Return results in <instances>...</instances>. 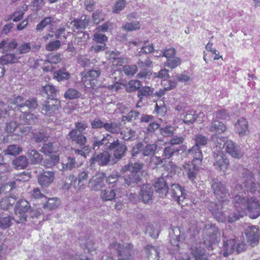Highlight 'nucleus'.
I'll return each mask as SVG.
<instances>
[{"mask_svg": "<svg viewBox=\"0 0 260 260\" xmlns=\"http://www.w3.org/2000/svg\"><path fill=\"white\" fill-rule=\"evenodd\" d=\"M12 164L15 168L22 169L27 166L28 161L26 157L20 156L14 159Z\"/></svg>", "mask_w": 260, "mask_h": 260, "instance_id": "44", "label": "nucleus"}, {"mask_svg": "<svg viewBox=\"0 0 260 260\" xmlns=\"http://www.w3.org/2000/svg\"><path fill=\"white\" fill-rule=\"evenodd\" d=\"M101 74V71L98 68L93 69L84 75H82V82L86 88H91L95 86L94 80Z\"/></svg>", "mask_w": 260, "mask_h": 260, "instance_id": "11", "label": "nucleus"}, {"mask_svg": "<svg viewBox=\"0 0 260 260\" xmlns=\"http://www.w3.org/2000/svg\"><path fill=\"white\" fill-rule=\"evenodd\" d=\"M179 151L180 149L179 147L169 145L164 149L162 157L168 162L174 155H178Z\"/></svg>", "mask_w": 260, "mask_h": 260, "instance_id": "31", "label": "nucleus"}, {"mask_svg": "<svg viewBox=\"0 0 260 260\" xmlns=\"http://www.w3.org/2000/svg\"><path fill=\"white\" fill-rule=\"evenodd\" d=\"M258 228L256 226L252 225L248 226L245 231L247 237V242L250 245H254L259 240Z\"/></svg>", "mask_w": 260, "mask_h": 260, "instance_id": "21", "label": "nucleus"}, {"mask_svg": "<svg viewBox=\"0 0 260 260\" xmlns=\"http://www.w3.org/2000/svg\"><path fill=\"white\" fill-rule=\"evenodd\" d=\"M191 254L190 256L184 255L183 257L179 258V260H207L203 258L202 252L197 247L191 248Z\"/></svg>", "mask_w": 260, "mask_h": 260, "instance_id": "35", "label": "nucleus"}, {"mask_svg": "<svg viewBox=\"0 0 260 260\" xmlns=\"http://www.w3.org/2000/svg\"><path fill=\"white\" fill-rule=\"evenodd\" d=\"M148 40L143 42V45L142 46L139 53L147 54L155 51L154 45L153 44H148Z\"/></svg>", "mask_w": 260, "mask_h": 260, "instance_id": "50", "label": "nucleus"}, {"mask_svg": "<svg viewBox=\"0 0 260 260\" xmlns=\"http://www.w3.org/2000/svg\"><path fill=\"white\" fill-rule=\"evenodd\" d=\"M203 240L207 245L218 242L220 240V233L218 228L214 224L208 223L203 229Z\"/></svg>", "mask_w": 260, "mask_h": 260, "instance_id": "2", "label": "nucleus"}, {"mask_svg": "<svg viewBox=\"0 0 260 260\" xmlns=\"http://www.w3.org/2000/svg\"><path fill=\"white\" fill-rule=\"evenodd\" d=\"M41 92L43 95H46L47 98L48 96L53 98L56 97L57 90L54 86L48 84L42 87Z\"/></svg>", "mask_w": 260, "mask_h": 260, "instance_id": "43", "label": "nucleus"}, {"mask_svg": "<svg viewBox=\"0 0 260 260\" xmlns=\"http://www.w3.org/2000/svg\"><path fill=\"white\" fill-rule=\"evenodd\" d=\"M211 188L213 193L219 202L226 201L229 199V193L225 185L217 179H213L211 182Z\"/></svg>", "mask_w": 260, "mask_h": 260, "instance_id": "7", "label": "nucleus"}, {"mask_svg": "<svg viewBox=\"0 0 260 260\" xmlns=\"http://www.w3.org/2000/svg\"><path fill=\"white\" fill-rule=\"evenodd\" d=\"M109 247L111 249H115L118 253V260H133V247L129 244L121 245L117 242L112 243Z\"/></svg>", "mask_w": 260, "mask_h": 260, "instance_id": "6", "label": "nucleus"}, {"mask_svg": "<svg viewBox=\"0 0 260 260\" xmlns=\"http://www.w3.org/2000/svg\"><path fill=\"white\" fill-rule=\"evenodd\" d=\"M15 221V217L10 216H0V227L2 229H7L10 227L12 224V220Z\"/></svg>", "mask_w": 260, "mask_h": 260, "instance_id": "52", "label": "nucleus"}, {"mask_svg": "<svg viewBox=\"0 0 260 260\" xmlns=\"http://www.w3.org/2000/svg\"><path fill=\"white\" fill-rule=\"evenodd\" d=\"M144 165L143 162L138 161L135 163L130 162L127 165L124 166L121 169V172L129 171L130 173H136L140 171Z\"/></svg>", "mask_w": 260, "mask_h": 260, "instance_id": "32", "label": "nucleus"}, {"mask_svg": "<svg viewBox=\"0 0 260 260\" xmlns=\"http://www.w3.org/2000/svg\"><path fill=\"white\" fill-rule=\"evenodd\" d=\"M226 130V125L221 121L218 120L212 121L211 123L209 131L217 134H221Z\"/></svg>", "mask_w": 260, "mask_h": 260, "instance_id": "33", "label": "nucleus"}, {"mask_svg": "<svg viewBox=\"0 0 260 260\" xmlns=\"http://www.w3.org/2000/svg\"><path fill=\"white\" fill-rule=\"evenodd\" d=\"M242 185L244 189L239 184L235 187V190L239 191L240 189L242 191L246 190L247 192H254L256 190L257 186L254 182L252 173L248 170H245L242 173Z\"/></svg>", "mask_w": 260, "mask_h": 260, "instance_id": "4", "label": "nucleus"}, {"mask_svg": "<svg viewBox=\"0 0 260 260\" xmlns=\"http://www.w3.org/2000/svg\"><path fill=\"white\" fill-rule=\"evenodd\" d=\"M122 28L126 31H133L139 29L140 28V22L138 21L132 22H127L123 25Z\"/></svg>", "mask_w": 260, "mask_h": 260, "instance_id": "57", "label": "nucleus"}, {"mask_svg": "<svg viewBox=\"0 0 260 260\" xmlns=\"http://www.w3.org/2000/svg\"><path fill=\"white\" fill-rule=\"evenodd\" d=\"M159 230L156 224H149L147 226L146 233L153 238H157L159 235Z\"/></svg>", "mask_w": 260, "mask_h": 260, "instance_id": "53", "label": "nucleus"}, {"mask_svg": "<svg viewBox=\"0 0 260 260\" xmlns=\"http://www.w3.org/2000/svg\"><path fill=\"white\" fill-rule=\"evenodd\" d=\"M88 177L89 171L84 170L79 172L77 177L70 175L67 179L71 185L74 186L77 190H80L85 188Z\"/></svg>", "mask_w": 260, "mask_h": 260, "instance_id": "8", "label": "nucleus"}, {"mask_svg": "<svg viewBox=\"0 0 260 260\" xmlns=\"http://www.w3.org/2000/svg\"><path fill=\"white\" fill-rule=\"evenodd\" d=\"M246 204V209L249 211L251 218H256L260 215V204L255 198L248 199Z\"/></svg>", "mask_w": 260, "mask_h": 260, "instance_id": "20", "label": "nucleus"}, {"mask_svg": "<svg viewBox=\"0 0 260 260\" xmlns=\"http://www.w3.org/2000/svg\"><path fill=\"white\" fill-rule=\"evenodd\" d=\"M67 138L80 147L85 145L87 142L86 137L82 133H78L77 130L71 131L68 135Z\"/></svg>", "mask_w": 260, "mask_h": 260, "instance_id": "24", "label": "nucleus"}, {"mask_svg": "<svg viewBox=\"0 0 260 260\" xmlns=\"http://www.w3.org/2000/svg\"><path fill=\"white\" fill-rule=\"evenodd\" d=\"M59 157L56 155H52L43 161V166L46 168H50L55 166L59 161Z\"/></svg>", "mask_w": 260, "mask_h": 260, "instance_id": "49", "label": "nucleus"}, {"mask_svg": "<svg viewBox=\"0 0 260 260\" xmlns=\"http://www.w3.org/2000/svg\"><path fill=\"white\" fill-rule=\"evenodd\" d=\"M123 180L124 181V183L127 185H132L138 183L140 181L141 178L139 175L131 173V174L128 176L123 177Z\"/></svg>", "mask_w": 260, "mask_h": 260, "instance_id": "39", "label": "nucleus"}, {"mask_svg": "<svg viewBox=\"0 0 260 260\" xmlns=\"http://www.w3.org/2000/svg\"><path fill=\"white\" fill-rule=\"evenodd\" d=\"M236 240L233 239L223 240L222 247L221 250V254L227 257L232 254L235 251Z\"/></svg>", "mask_w": 260, "mask_h": 260, "instance_id": "25", "label": "nucleus"}, {"mask_svg": "<svg viewBox=\"0 0 260 260\" xmlns=\"http://www.w3.org/2000/svg\"><path fill=\"white\" fill-rule=\"evenodd\" d=\"M42 113L51 116L61 107L60 101L56 97L48 96L42 104Z\"/></svg>", "mask_w": 260, "mask_h": 260, "instance_id": "10", "label": "nucleus"}, {"mask_svg": "<svg viewBox=\"0 0 260 260\" xmlns=\"http://www.w3.org/2000/svg\"><path fill=\"white\" fill-rule=\"evenodd\" d=\"M20 57L18 53L6 54L0 58V63L2 64L15 63L18 60Z\"/></svg>", "mask_w": 260, "mask_h": 260, "instance_id": "37", "label": "nucleus"}, {"mask_svg": "<svg viewBox=\"0 0 260 260\" xmlns=\"http://www.w3.org/2000/svg\"><path fill=\"white\" fill-rule=\"evenodd\" d=\"M82 17L81 19H75L71 22V24L77 29H84L88 25L89 22V18L84 16V19Z\"/></svg>", "mask_w": 260, "mask_h": 260, "instance_id": "38", "label": "nucleus"}, {"mask_svg": "<svg viewBox=\"0 0 260 260\" xmlns=\"http://www.w3.org/2000/svg\"><path fill=\"white\" fill-rule=\"evenodd\" d=\"M235 129L240 137L247 135L249 133L248 121L243 117L239 118L235 124Z\"/></svg>", "mask_w": 260, "mask_h": 260, "instance_id": "23", "label": "nucleus"}, {"mask_svg": "<svg viewBox=\"0 0 260 260\" xmlns=\"http://www.w3.org/2000/svg\"><path fill=\"white\" fill-rule=\"evenodd\" d=\"M200 229V226L196 222L191 223L189 224L187 234L189 235L190 238H194L199 234Z\"/></svg>", "mask_w": 260, "mask_h": 260, "instance_id": "48", "label": "nucleus"}, {"mask_svg": "<svg viewBox=\"0 0 260 260\" xmlns=\"http://www.w3.org/2000/svg\"><path fill=\"white\" fill-rule=\"evenodd\" d=\"M106 182L109 184L116 183L123 181V177L121 176L118 173L111 174L106 179Z\"/></svg>", "mask_w": 260, "mask_h": 260, "instance_id": "54", "label": "nucleus"}, {"mask_svg": "<svg viewBox=\"0 0 260 260\" xmlns=\"http://www.w3.org/2000/svg\"><path fill=\"white\" fill-rule=\"evenodd\" d=\"M224 146L225 147L226 152L232 157L240 158L243 156V152L241 151L239 146L236 145L233 141L231 140L226 141L224 145L220 144L219 148L222 150Z\"/></svg>", "mask_w": 260, "mask_h": 260, "instance_id": "16", "label": "nucleus"}, {"mask_svg": "<svg viewBox=\"0 0 260 260\" xmlns=\"http://www.w3.org/2000/svg\"><path fill=\"white\" fill-rule=\"evenodd\" d=\"M60 204L59 201L56 198H50L43 205V208L48 210L57 208Z\"/></svg>", "mask_w": 260, "mask_h": 260, "instance_id": "47", "label": "nucleus"}, {"mask_svg": "<svg viewBox=\"0 0 260 260\" xmlns=\"http://www.w3.org/2000/svg\"><path fill=\"white\" fill-rule=\"evenodd\" d=\"M154 187L156 192L161 197L165 196L168 192V186L163 178H157L154 182Z\"/></svg>", "mask_w": 260, "mask_h": 260, "instance_id": "27", "label": "nucleus"}, {"mask_svg": "<svg viewBox=\"0 0 260 260\" xmlns=\"http://www.w3.org/2000/svg\"><path fill=\"white\" fill-rule=\"evenodd\" d=\"M153 89L149 86H145L140 89L138 92V96L142 99L143 96H148L152 94Z\"/></svg>", "mask_w": 260, "mask_h": 260, "instance_id": "61", "label": "nucleus"}, {"mask_svg": "<svg viewBox=\"0 0 260 260\" xmlns=\"http://www.w3.org/2000/svg\"><path fill=\"white\" fill-rule=\"evenodd\" d=\"M27 156L32 164H37L41 162L42 156L36 150L30 149L27 152Z\"/></svg>", "mask_w": 260, "mask_h": 260, "instance_id": "42", "label": "nucleus"}, {"mask_svg": "<svg viewBox=\"0 0 260 260\" xmlns=\"http://www.w3.org/2000/svg\"><path fill=\"white\" fill-rule=\"evenodd\" d=\"M141 86V83L138 80H131L126 84V90L128 92L135 91L139 89Z\"/></svg>", "mask_w": 260, "mask_h": 260, "instance_id": "46", "label": "nucleus"}, {"mask_svg": "<svg viewBox=\"0 0 260 260\" xmlns=\"http://www.w3.org/2000/svg\"><path fill=\"white\" fill-rule=\"evenodd\" d=\"M110 157L111 155L108 152H95L90 158V166H94L95 164H98L100 166H105L109 162Z\"/></svg>", "mask_w": 260, "mask_h": 260, "instance_id": "15", "label": "nucleus"}, {"mask_svg": "<svg viewBox=\"0 0 260 260\" xmlns=\"http://www.w3.org/2000/svg\"><path fill=\"white\" fill-rule=\"evenodd\" d=\"M248 199H246L242 194H236L233 198V203L234 206L239 212L240 210L243 211L246 209L247 202Z\"/></svg>", "mask_w": 260, "mask_h": 260, "instance_id": "29", "label": "nucleus"}, {"mask_svg": "<svg viewBox=\"0 0 260 260\" xmlns=\"http://www.w3.org/2000/svg\"><path fill=\"white\" fill-rule=\"evenodd\" d=\"M170 194L172 198L178 204H180L185 199L186 194L184 192V189L178 184L172 185Z\"/></svg>", "mask_w": 260, "mask_h": 260, "instance_id": "19", "label": "nucleus"}, {"mask_svg": "<svg viewBox=\"0 0 260 260\" xmlns=\"http://www.w3.org/2000/svg\"><path fill=\"white\" fill-rule=\"evenodd\" d=\"M109 146L108 149L114 150L113 156L117 161L121 159V158L124 155L127 150L126 145L123 144L119 143L118 140L111 143L110 144H109Z\"/></svg>", "mask_w": 260, "mask_h": 260, "instance_id": "18", "label": "nucleus"}, {"mask_svg": "<svg viewBox=\"0 0 260 260\" xmlns=\"http://www.w3.org/2000/svg\"><path fill=\"white\" fill-rule=\"evenodd\" d=\"M82 147L83 149H78L75 148H72V151H74L75 154L79 155L86 158L90 151V148L88 145H84Z\"/></svg>", "mask_w": 260, "mask_h": 260, "instance_id": "59", "label": "nucleus"}, {"mask_svg": "<svg viewBox=\"0 0 260 260\" xmlns=\"http://www.w3.org/2000/svg\"><path fill=\"white\" fill-rule=\"evenodd\" d=\"M111 136L109 134H107L106 136H104L102 139L99 140L97 139L96 137L94 138V140L92 142V148L95 150L97 151L99 148L102 146V145H105V149H109V144H110V142L109 141V138H111Z\"/></svg>", "mask_w": 260, "mask_h": 260, "instance_id": "30", "label": "nucleus"}, {"mask_svg": "<svg viewBox=\"0 0 260 260\" xmlns=\"http://www.w3.org/2000/svg\"><path fill=\"white\" fill-rule=\"evenodd\" d=\"M157 149L156 144H147L143 149L142 154L143 156H148L153 154Z\"/></svg>", "mask_w": 260, "mask_h": 260, "instance_id": "63", "label": "nucleus"}, {"mask_svg": "<svg viewBox=\"0 0 260 260\" xmlns=\"http://www.w3.org/2000/svg\"><path fill=\"white\" fill-rule=\"evenodd\" d=\"M17 45L15 40L7 39L0 43V49H3L4 52L11 51L15 49Z\"/></svg>", "mask_w": 260, "mask_h": 260, "instance_id": "36", "label": "nucleus"}, {"mask_svg": "<svg viewBox=\"0 0 260 260\" xmlns=\"http://www.w3.org/2000/svg\"><path fill=\"white\" fill-rule=\"evenodd\" d=\"M22 149L17 145H11L9 146L8 148L4 151V153L6 154L15 155L19 154Z\"/></svg>", "mask_w": 260, "mask_h": 260, "instance_id": "60", "label": "nucleus"}, {"mask_svg": "<svg viewBox=\"0 0 260 260\" xmlns=\"http://www.w3.org/2000/svg\"><path fill=\"white\" fill-rule=\"evenodd\" d=\"M38 182L42 187L51 184L54 179V174L51 171H44L38 176Z\"/></svg>", "mask_w": 260, "mask_h": 260, "instance_id": "26", "label": "nucleus"}, {"mask_svg": "<svg viewBox=\"0 0 260 260\" xmlns=\"http://www.w3.org/2000/svg\"><path fill=\"white\" fill-rule=\"evenodd\" d=\"M28 214H26V223H32L35 225L38 224L41 221V216L43 213V211L41 209H31L28 212Z\"/></svg>", "mask_w": 260, "mask_h": 260, "instance_id": "22", "label": "nucleus"}, {"mask_svg": "<svg viewBox=\"0 0 260 260\" xmlns=\"http://www.w3.org/2000/svg\"><path fill=\"white\" fill-rule=\"evenodd\" d=\"M207 207L217 220L219 222L225 221L226 216L222 211V206L221 203L217 204L215 202H208Z\"/></svg>", "mask_w": 260, "mask_h": 260, "instance_id": "13", "label": "nucleus"}, {"mask_svg": "<svg viewBox=\"0 0 260 260\" xmlns=\"http://www.w3.org/2000/svg\"><path fill=\"white\" fill-rule=\"evenodd\" d=\"M214 116L216 119L225 120L230 117L229 112L224 109H220L214 113Z\"/></svg>", "mask_w": 260, "mask_h": 260, "instance_id": "58", "label": "nucleus"}, {"mask_svg": "<svg viewBox=\"0 0 260 260\" xmlns=\"http://www.w3.org/2000/svg\"><path fill=\"white\" fill-rule=\"evenodd\" d=\"M199 165L198 162L193 161L191 162H185L183 165L182 168L184 173L185 174L190 181H193L196 179L197 173L199 169L197 165Z\"/></svg>", "mask_w": 260, "mask_h": 260, "instance_id": "17", "label": "nucleus"}, {"mask_svg": "<svg viewBox=\"0 0 260 260\" xmlns=\"http://www.w3.org/2000/svg\"><path fill=\"white\" fill-rule=\"evenodd\" d=\"M31 209L30 203L25 199L19 200L14 208L15 221L17 223L26 224L25 216Z\"/></svg>", "mask_w": 260, "mask_h": 260, "instance_id": "3", "label": "nucleus"}, {"mask_svg": "<svg viewBox=\"0 0 260 260\" xmlns=\"http://www.w3.org/2000/svg\"><path fill=\"white\" fill-rule=\"evenodd\" d=\"M140 194L144 203H148L152 200L153 189L150 184H144L141 188Z\"/></svg>", "mask_w": 260, "mask_h": 260, "instance_id": "28", "label": "nucleus"}, {"mask_svg": "<svg viewBox=\"0 0 260 260\" xmlns=\"http://www.w3.org/2000/svg\"><path fill=\"white\" fill-rule=\"evenodd\" d=\"M188 153L193 157L192 161L201 164L203 159L202 152L201 147L197 145H193L191 149L188 150Z\"/></svg>", "mask_w": 260, "mask_h": 260, "instance_id": "34", "label": "nucleus"}, {"mask_svg": "<svg viewBox=\"0 0 260 260\" xmlns=\"http://www.w3.org/2000/svg\"><path fill=\"white\" fill-rule=\"evenodd\" d=\"M127 3L125 0H118L115 3L112 10V12L116 14L119 13L126 7Z\"/></svg>", "mask_w": 260, "mask_h": 260, "instance_id": "56", "label": "nucleus"}, {"mask_svg": "<svg viewBox=\"0 0 260 260\" xmlns=\"http://www.w3.org/2000/svg\"><path fill=\"white\" fill-rule=\"evenodd\" d=\"M146 250L148 259L158 260L159 253L156 248L152 245H148L146 247Z\"/></svg>", "mask_w": 260, "mask_h": 260, "instance_id": "45", "label": "nucleus"}, {"mask_svg": "<svg viewBox=\"0 0 260 260\" xmlns=\"http://www.w3.org/2000/svg\"><path fill=\"white\" fill-rule=\"evenodd\" d=\"M188 235L184 232L182 226H176L172 229L170 233V243L174 247L173 250L178 251L181 243L187 240Z\"/></svg>", "mask_w": 260, "mask_h": 260, "instance_id": "5", "label": "nucleus"}, {"mask_svg": "<svg viewBox=\"0 0 260 260\" xmlns=\"http://www.w3.org/2000/svg\"><path fill=\"white\" fill-rule=\"evenodd\" d=\"M138 71L136 65H126L123 67V71L127 76H133Z\"/></svg>", "mask_w": 260, "mask_h": 260, "instance_id": "62", "label": "nucleus"}, {"mask_svg": "<svg viewBox=\"0 0 260 260\" xmlns=\"http://www.w3.org/2000/svg\"><path fill=\"white\" fill-rule=\"evenodd\" d=\"M125 195V192L120 188H107L101 190L100 197L104 201H112L116 197L120 198Z\"/></svg>", "mask_w": 260, "mask_h": 260, "instance_id": "14", "label": "nucleus"}, {"mask_svg": "<svg viewBox=\"0 0 260 260\" xmlns=\"http://www.w3.org/2000/svg\"><path fill=\"white\" fill-rule=\"evenodd\" d=\"M80 93L78 90L74 88L69 89L64 93V98L66 99L73 100L79 98Z\"/></svg>", "mask_w": 260, "mask_h": 260, "instance_id": "64", "label": "nucleus"}, {"mask_svg": "<svg viewBox=\"0 0 260 260\" xmlns=\"http://www.w3.org/2000/svg\"><path fill=\"white\" fill-rule=\"evenodd\" d=\"M121 125L120 122H106L104 129L112 134H117L120 130Z\"/></svg>", "mask_w": 260, "mask_h": 260, "instance_id": "41", "label": "nucleus"}, {"mask_svg": "<svg viewBox=\"0 0 260 260\" xmlns=\"http://www.w3.org/2000/svg\"><path fill=\"white\" fill-rule=\"evenodd\" d=\"M106 175L103 172H98L89 181V187L94 191H100L105 187Z\"/></svg>", "mask_w": 260, "mask_h": 260, "instance_id": "12", "label": "nucleus"}, {"mask_svg": "<svg viewBox=\"0 0 260 260\" xmlns=\"http://www.w3.org/2000/svg\"><path fill=\"white\" fill-rule=\"evenodd\" d=\"M181 61L179 57H174L168 59L167 61L164 63V65L171 69H173L179 66L181 64Z\"/></svg>", "mask_w": 260, "mask_h": 260, "instance_id": "51", "label": "nucleus"}, {"mask_svg": "<svg viewBox=\"0 0 260 260\" xmlns=\"http://www.w3.org/2000/svg\"><path fill=\"white\" fill-rule=\"evenodd\" d=\"M9 105L11 107L12 105H16L14 109L22 112L20 116L19 124L30 125L34 122L32 118L34 115L26 112V110H31L37 107L38 104L36 99H30L25 101L22 96L18 95L11 99L9 101Z\"/></svg>", "mask_w": 260, "mask_h": 260, "instance_id": "1", "label": "nucleus"}, {"mask_svg": "<svg viewBox=\"0 0 260 260\" xmlns=\"http://www.w3.org/2000/svg\"><path fill=\"white\" fill-rule=\"evenodd\" d=\"M193 140L195 141V145L200 147L205 146L208 141V138L201 134L196 135Z\"/></svg>", "mask_w": 260, "mask_h": 260, "instance_id": "55", "label": "nucleus"}, {"mask_svg": "<svg viewBox=\"0 0 260 260\" xmlns=\"http://www.w3.org/2000/svg\"><path fill=\"white\" fill-rule=\"evenodd\" d=\"M16 197L14 196L6 197L3 199L0 202V207L3 209H8L12 207L15 202Z\"/></svg>", "mask_w": 260, "mask_h": 260, "instance_id": "40", "label": "nucleus"}, {"mask_svg": "<svg viewBox=\"0 0 260 260\" xmlns=\"http://www.w3.org/2000/svg\"><path fill=\"white\" fill-rule=\"evenodd\" d=\"M213 157L214 159L213 166L215 168L222 172H225L229 165V160L223 152L219 148H218L217 146L214 150Z\"/></svg>", "mask_w": 260, "mask_h": 260, "instance_id": "9", "label": "nucleus"}]
</instances>
